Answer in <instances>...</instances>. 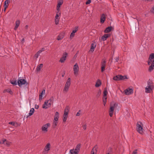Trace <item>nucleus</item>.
Wrapping results in <instances>:
<instances>
[{"instance_id": "1", "label": "nucleus", "mask_w": 154, "mask_h": 154, "mask_svg": "<svg viewBox=\"0 0 154 154\" xmlns=\"http://www.w3.org/2000/svg\"><path fill=\"white\" fill-rule=\"evenodd\" d=\"M154 54H152L150 55L149 60L148 62V64L149 65H151L149 67V71H151L154 69Z\"/></svg>"}, {"instance_id": "2", "label": "nucleus", "mask_w": 154, "mask_h": 154, "mask_svg": "<svg viewBox=\"0 0 154 154\" xmlns=\"http://www.w3.org/2000/svg\"><path fill=\"white\" fill-rule=\"evenodd\" d=\"M154 88L153 83L151 80H149L147 82V86L145 88V92L146 93H149L152 91Z\"/></svg>"}, {"instance_id": "3", "label": "nucleus", "mask_w": 154, "mask_h": 154, "mask_svg": "<svg viewBox=\"0 0 154 154\" xmlns=\"http://www.w3.org/2000/svg\"><path fill=\"white\" fill-rule=\"evenodd\" d=\"M53 98L52 97L49 100L45 101L44 103L42 105V108L46 109L51 106L52 104L53 103L52 101Z\"/></svg>"}, {"instance_id": "4", "label": "nucleus", "mask_w": 154, "mask_h": 154, "mask_svg": "<svg viewBox=\"0 0 154 154\" xmlns=\"http://www.w3.org/2000/svg\"><path fill=\"white\" fill-rule=\"evenodd\" d=\"M117 106V104L115 103H111L109 111V115L110 117H112L113 116L114 110Z\"/></svg>"}, {"instance_id": "5", "label": "nucleus", "mask_w": 154, "mask_h": 154, "mask_svg": "<svg viewBox=\"0 0 154 154\" xmlns=\"http://www.w3.org/2000/svg\"><path fill=\"white\" fill-rule=\"evenodd\" d=\"M136 129L137 131L140 134H143V125L142 122H138L137 124Z\"/></svg>"}, {"instance_id": "6", "label": "nucleus", "mask_w": 154, "mask_h": 154, "mask_svg": "<svg viewBox=\"0 0 154 154\" xmlns=\"http://www.w3.org/2000/svg\"><path fill=\"white\" fill-rule=\"evenodd\" d=\"M50 126L51 124L49 123L43 125L41 128L42 131L44 133H46L48 131V128L50 127Z\"/></svg>"}, {"instance_id": "7", "label": "nucleus", "mask_w": 154, "mask_h": 154, "mask_svg": "<svg viewBox=\"0 0 154 154\" xmlns=\"http://www.w3.org/2000/svg\"><path fill=\"white\" fill-rule=\"evenodd\" d=\"M70 78H68L67 81L66 82L63 89V91L65 92H67L68 90L70 85Z\"/></svg>"}, {"instance_id": "8", "label": "nucleus", "mask_w": 154, "mask_h": 154, "mask_svg": "<svg viewBox=\"0 0 154 154\" xmlns=\"http://www.w3.org/2000/svg\"><path fill=\"white\" fill-rule=\"evenodd\" d=\"M73 70L74 75L76 76H77L79 73V67L77 63L74 66Z\"/></svg>"}, {"instance_id": "9", "label": "nucleus", "mask_w": 154, "mask_h": 154, "mask_svg": "<svg viewBox=\"0 0 154 154\" xmlns=\"http://www.w3.org/2000/svg\"><path fill=\"white\" fill-rule=\"evenodd\" d=\"M51 148V144L50 143H48L45 147L44 151L43 152V154H47L48 151L50 150Z\"/></svg>"}, {"instance_id": "10", "label": "nucleus", "mask_w": 154, "mask_h": 154, "mask_svg": "<svg viewBox=\"0 0 154 154\" xmlns=\"http://www.w3.org/2000/svg\"><path fill=\"white\" fill-rule=\"evenodd\" d=\"M60 13L58 11L56 14V16L55 17V23L57 25L58 23L60 16Z\"/></svg>"}, {"instance_id": "11", "label": "nucleus", "mask_w": 154, "mask_h": 154, "mask_svg": "<svg viewBox=\"0 0 154 154\" xmlns=\"http://www.w3.org/2000/svg\"><path fill=\"white\" fill-rule=\"evenodd\" d=\"M18 85L20 86L23 85L25 84L26 83V80L23 79H19L17 80Z\"/></svg>"}, {"instance_id": "12", "label": "nucleus", "mask_w": 154, "mask_h": 154, "mask_svg": "<svg viewBox=\"0 0 154 154\" xmlns=\"http://www.w3.org/2000/svg\"><path fill=\"white\" fill-rule=\"evenodd\" d=\"M124 93L126 95H129L133 93V90L132 88H128L124 91Z\"/></svg>"}, {"instance_id": "13", "label": "nucleus", "mask_w": 154, "mask_h": 154, "mask_svg": "<svg viewBox=\"0 0 154 154\" xmlns=\"http://www.w3.org/2000/svg\"><path fill=\"white\" fill-rule=\"evenodd\" d=\"M67 54H68L66 53H64L63 54L62 57H61L60 60V62L61 63H63L66 60V58L67 57Z\"/></svg>"}, {"instance_id": "14", "label": "nucleus", "mask_w": 154, "mask_h": 154, "mask_svg": "<svg viewBox=\"0 0 154 154\" xmlns=\"http://www.w3.org/2000/svg\"><path fill=\"white\" fill-rule=\"evenodd\" d=\"M96 45L97 44L95 42H94L91 44L90 52H92L94 51V48L96 47Z\"/></svg>"}, {"instance_id": "15", "label": "nucleus", "mask_w": 154, "mask_h": 154, "mask_svg": "<svg viewBox=\"0 0 154 154\" xmlns=\"http://www.w3.org/2000/svg\"><path fill=\"white\" fill-rule=\"evenodd\" d=\"M106 16L104 14H102L100 17V22L101 23H103L106 20Z\"/></svg>"}, {"instance_id": "16", "label": "nucleus", "mask_w": 154, "mask_h": 154, "mask_svg": "<svg viewBox=\"0 0 154 154\" xmlns=\"http://www.w3.org/2000/svg\"><path fill=\"white\" fill-rule=\"evenodd\" d=\"M106 63V61H104L101 63V71L102 72H103L105 69Z\"/></svg>"}, {"instance_id": "17", "label": "nucleus", "mask_w": 154, "mask_h": 154, "mask_svg": "<svg viewBox=\"0 0 154 154\" xmlns=\"http://www.w3.org/2000/svg\"><path fill=\"white\" fill-rule=\"evenodd\" d=\"M110 36V35L109 34H105L103 35L101 38V39L103 41H105L106 39Z\"/></svg>"}, {"instance_id": "18", "label": "nucleus", "mask_w": 154, "mask_h": 154, "mask_svg": "<svg viewBox=\"0 0 154 154\" xmlns=\"http://www.w3.org/2000/svg\"><path fill=\"white\" fill-rule=\"evenodd\" d=\"M59 117V114L58 112H56L54 117V120L55 121H57Z\"/></svg>"}, {"instance_id": "19", "label": "nucleus", "mask_w": 154, "mask_h": 154, "mask_svg": "<svg viewBox=\"0 0 154 154\" xmlns=\"http://www.w3.org/2000/svg\"><path fill=\"white\" fill-rule=\"evenodd\" d=\"M8 124L15 127H17L18 125V123L17 122H9Z\"/></svg>"}, {"instance_id": "20", "label": "nucleus", "mask_w": 154, "mask_h": 154, "mask_svg": "<svg viewBox=\"0 0 154 154\" xmlns=\"http://www.w3.org/2000/svg\"><path fill=\"white\" fill-rule=\"evenodd\" d=\"M45 90H42V93L40 94V95H39V99L40 100L42 99V97H43V95H44L45 94Z\"/></svg>"}, {"instance_id": "21", "label": "nucleus", "mask_w": 154, "mask_h": 154, "mask_svg": "<svg viewBox=\"0 0 154 154\" xmlns=\"http://www.w3.org/2000/svg\"><path fill=\"white\" fill-rule=\"evenodd\" d=\"M20 24V21L19 20H17L16 22V25L14 28V30H16L19 26Z\"/></svg>"}, {"instance_id": "22", "label": "nucleus", "mask_w": 154, "mask_h": 154, "mask_svg": "<svg viewBox=\"0 0 154 154\" xmlns=\"http://www.w3.org/2000/svg\"><path fill=\"white\" fill-rule=\"evenodd\" d=\"M101 82L100 81V80L98 79L97 80V81L96 83L95 86L96 87H99L101 85Z\"/></svg>"}, {"instance_id": "23", "label": "nucleus", "mask_w": 154, "mask_h": 154, "mask_svg": "<svg viewBox=\"0 0 154 154\" xmlns=\"http://www.w3.org/2000/svg\"><path fill=\"white\" fill-rule=\"evenodd\" d=\"M69 109L68 107H67L65 109L63 115L65 116H68Z\"/></svg>"}, {"instance_id": "24", "label": "nucleus", "mask_w": 154, "mask_h": 154, "mask_svg": "<svg viewBox=\"0 0 154 154\" xmlns=\"http://www.w3.org/2000/svg\"><path fill=\"white\" fill-rule=\"evenodd\" d=\"M34 111L35 110L33 108H32V109H31L29 113V115L26 118H28L29 116H31V115H32Z\"/></svg>"}, {"instance_id": "25", "label": "nucleus", "mask_w": 154, "mask_h": 154, "mask_svg": "<svg viewBox=\"0 0 154 154\" xmlns=\"http://www.w3.org/2000/svg\"><path fill=\"white\" fill-rule=\"evenodd\" d=\"M63 34L61 33L58 35L57 38V40H60L62 39L63 38Z\"/></svg>"}, {"instance_id": "26", "label": "nucleus", "mask_w": 154, "mask_h": 154, "mask_svg": "<svg viewBox=\"0 0 154 154\" xmlns=\"http://www.w3.org/2000/svg\"><path fill=\"white\" fill-rule=\"evenodd\" d=\"M63 2L62 1L59 2L57 5V11H59L60 10V8L61 6V5L63 4Z\"/></svg>"}, {"instance_id": "27", "label": "nucleus", "mask_w": 154, "mask_h": 154, "mask_svg": "<svg viewBox=\"0 0 154 154\" xmlns=\"http://www.w3.org/2000/svg\"><path fill=\"white\" fill-rule=\"evenodd\" d=\"M43 66V64H40L38 65L36 68V70L37 71H39L42 68Z\"/></svg>"}, {"instance_id": "28", "label": "nucleus", "mask_w": 154, "mask_h": 154, "mask_svg": "<svg viewBox=\"0 0 154 154\" xmlns=\"http://www.w3.org/2000/svg\"><path fill=\"white\" fill-rule=\"evenodd\" d=\"M78 152L75 150L74 149H71L70 150L69 153L70 154H78Z\"/></svg>"}, {"instance_id": "29", "label": "nucleus", "mask_w": 154, "mask_h": 154, "mask_svg": "<svg viewBox=\"0 0 154 154\" xmlns=\"http://www.w3.org/2000/svg\"><path fill=\"white\" fill-rule=\"evenodd\" d=\"M80 144H79L77 145V146L76 147V148H75V149H74V150L76 151L77 152H79V151L80 150Z\"/></svg>"}, {"instance_id": "30", "label": "nucleus", "mask_w": 154, "mask_h": 154, "mask_svg": "<svg viewBox=\"0 0 154 154\" xmlns=\"http://www.w3.org/2000/svg\"><path fill=\"white\" fill-rule=\"evenodd\" d=\"M111 27H108L104 31V32L106 33L109 32L111 31Z\"/></svg>"}, {"instance_id": "31", "label": "nucleus", "mask_w": 154, "mask_h": 154, "mask_svg": "<svg viewBox=\"0 0 154 154\" xmlns=\"http://www.w3.org/2000/svg\"><path fill=\"white\" fill-rule=\"evenodd\" d=\"M10 82L11 84L14 85H16L17 84L16 80L15 79L11 80H10Z\"/></svg>"}, {"instance_id": "32", "label": "nucleus", "mask_w": 154, "mask_h": 154, "mask_svg": "<svg viewBox=\"0 0 154 154\" xmlns=\"http://www.w3.org/2000/svg\"><path fill=\"white\" fill-rule=\"evenodd\" d=\"M11 142L8 141L7 140L5 139V143H4V145L5 146H10Z\"/></svg>"}, {"instance_id": "33", "label": "nucleus", "mask_w": 154, "mask_h": 154, "mask_svg": "<svg viewBox=\"0 0 154 154\" xmlns=\"http://www.w3.org/2000/svg\"><path fill=\"white\" fill-rule=\"evenodd\" d=\"M10 0H6L5 1L4 4V6L8 7L9 4L10 3Z\"/></svg>"}, {"instance_id": "34", "label": "nucleus", "mask_w": 154, "mask_h": 154, "mask_svg": "<svg viewBox=\"0 0 154 154\" xmlns=\"http://www.w3.org/2000/svg\"><path fill=\"white\" fill-rule=\"evenodd\" d=\"M6 92L9 93L10 94H12L13 93L11 91V89H8L5 90L4 91V92L5 93Z\"/></svg>"}, {"instance_id": "35", "label": "nucleus", "mask_w": 154, "mask_h": 154, "mask_svg": "<svg viewBox=\"0 0 154 154\" xmlns=\"http://www.w3.org/2000/svg\"><path fill=\"white\" fill-rule=\"evenodd\" d=\"M40 51H38L35 55L34 57L36 58H37L38 57V56L40 55Z\"/></svg>"}, {"instance_id": "36", "label": "nucleus", "mask_w": 154, "mask_h": 154, "mask_svg": "<svg viewBox=\"0 0 154 154\" xmlns=\"http://www.w3.org/2000/svg\"><path fill=\"white\" fill-rule=\"evenodd\" d=\"M68 116L63 115V122H65L67 119Z\"/></svg>"}, {"instance_id": "37", "label": "nucleus", "mask_w": 154, "mask_h": 154, "mask_svg": "<svg viewBox=\"0 0 154 154\" xmlns=\"http://www.w3.org/2000/svg\"><path fill=\"white\" fill-rule=\"evenodd\" d=\"M96 148L94 147L92 150L91 151V154H94L95 152H97Z\"/></svg>"}, {"instance_id": "38", "label": "nucleus", "mask_w": 154, "mask_h": 154, "mask_svg": "<svg viewBox=\"0 0 154 154\" xmlns=\"http://www.w3.org/2000/svg\"><path fill=\"white\" fill-rule=\"evenodd\" d=\"M78 30V26H75L74 29L72 32H73L74 33H75Z\"/></svg>"}, {"instance_id": "39", "label": "nucleus", "mask_w": 154, "mask_h": 154, "mask_svg": "<svg viewBox=\"0 0 154 154\" xmlns=\"http://www.w3.org/2000/svg\"><path fill=\"white\" fill-rule=\"evenodd\" d=\"M107 94V91L106 89H105L103 92V97H106V95Z\"/></svg>"}, {"instance_id": "40", "label": "nucleus", "mask_w": 154, "mask_h": 154, "mask_svg": "<svg viewBox=\"0 0 154 154\" xmlns=\"http://www.w3.org/2000/svg\"><path fill=\"white\" fill-rule=\"evenodd\" d=\"M5 139H3L0 141V144H4L5 143Z\"/></svg>"}, {"instance_id": "41", "label": "nucleus", "mask_w": 154, "mask_h": 154, "mask_svg": "<svg viewBox=\"0 0 154 154\" xmlns=\"http://www.w3.org/2000/svg\"><path fill=\"white\" fill-rule=\"evenodd\" d=\"M121 80H123L125 79H128V78L126 76H122L121 75Z\"/></svg>"}, {"instance_id": "42", "label": "nucleus", "mask_w": 154, "mask_h": 154, "mask_svg": "<svg viewBox=\"0 0 154 154\" xmlns=\"http://www.w3.org/2000/svg\"><path fill=\"white\" fill-rule=\"evenodd\" d=\"M107 97H103V102H106Z\"/></svg>"}, {"instance_id": "43", "label": "nucleus", "mask_w": 154, "mask_h": 154, "mask_svg": "<svg viewBox=\"0 0 154 154\" xmlns=\"http://www.w3.org/2000/svg\"><path fill=\"white\" fill-rule=\"evenodd\" d=\"M75 33H74L73 32H72L70 35V38H73L75 35Z\"/></svg>"}, {"instance_id": "44", "label": "nucleus", "mask_w": 154, "mask_h": 154, "mask_svg": "<svg viewBox=\"0 0 154 154\" xmlns=\"http://www.w3.org/2000/svg\"><path fill=\"white\" fill-rule=\"evenodd\" d=\"M57 121H53V125L54 127H55L57 125Z\"/></svg>"}, {"instance_id": "45", "label": "nucleus", "mask_w": 154, "mask_h": 154, "mask_svg": "<svg viewBox=\"0 0 154 154\" xmlns=\"http://www.w3.org/2000/svg\"><path fill=\"white\" fill-rule=\"evenodd\" d=\"M113 80H115L118 81V78L117 75L115 76L113 78Z\"/></svg>"}, {"instance_id": "46", "label": "nucleus", "mask_w": 154, "mask_h": 154, "mask_svg": "<svg viewBox=\"0 0 154 154\" xmlns=\"http://www.w3.org/2000/svg\"><path fill=\"white\" fill-rule=\"evenodd\" d=\"M118 80H121V75H117Z\"/></svg>"}, {"instance_id": "47", "label": "nucleus", "mask_w": 154, "mask_h": 154, "mask_svg": "<svg viewBox=\"0 0 154 154\" xmlns=\"http://www.w3.org/2000/svg\"><path fill=\"white\" fill-rule=\"evenodd\" d=\"M91 2V0H88V1H87L86 2V5H88V4H89Z\"/></svg>"}, {"instance_id": "48", "label": "nucleus", "mask_w": 154, "mask_h": 154, "mask_svg": "<svg viewBox=\"0 0 154 154\" xmlns=\"http://www.w3.org/2000/svg\"><path fill=\"white\" fill-rule=\"evenodd\" d=\"M80 110H79V112L76 113V116H79L80 113Z\"/></svg>"}, {"instance_id": "49", "label": "nucleus", "mask_w": 154, "mask_h": 154, "mask_svg": "<svg viewBox=\"0 0 154 154\" xmlns=\"http://www.w3.org/2000/svg\"><path fill=\"white\" fill-rule=\"evenodd\" d=\"M151 11L152 13H154V6L152 7V9L151 10Z\"/></svg>"}, {"instance_id": "50", "label": "nucleus", "mask_w": 154, "mask_h": 154, "mask_svg": "<svg viewBox=\"0 0 154 154\" xmlns=\"http://www.w3.org/2000/svg\"><path fill=\"white\" fill-rule=\"evenodd\" d=\"M101 93V92L100 91L98 92V93H97V96L98 97H99V96L100 95Z\"/></svg>"}, {"instance_id": "51", "label": "nucleus", "mask_w": 154, "mask_h": 154, "mask_svg": "<svg viewBox=\"0 0 154 154\" xmlns=\"http://www.w3.org/2000/svg\"><path fill=\"white\" fill-rule=\"evenodd\" d=\"M45 51V48H42L41 50H39L38 51H40V53H41L42 51Z\"/></svg>"}, {"instance_id": "52", "label": "nucleus", "mask_w": 154, "mask_h": 154, "mask_svg": "<svg viewBox=\"0 0 154 154\" xmlns=\"http://www.w3.org/2000/svg\"><path fill=\"white\" fill-rule=\"evenodd\" d=\"M86 125H84L83 126V128L84 130H85L86 129Z\"/></svg>"}, {"instance_id": "53", "label": "nucleus", "mask_w": 154, "mask_h": 154, "mask_svg": "<svg viewBox=\"0 0 154 154\" xmlns=\"http://www.w3.org/2000/svg\"><path fill=\"white\" fill-rule=\"evenodd\" d=\"M137 154V150H134L132 153V154Z\"/></svg>"}, {"instance_id": "54", "label": "nucleus", "mask_w": 154, "mask_h": 154, "mask_svg": "<svg viewBox=\"0 0 154 154\" xmlns=\"http://www.w3.org/2000/svg\"><path fill=\"white\" fill-rule=\"evenodd\" d=\"M115 60L116 61V62H118V61L119 60V57H116L115 58Z\"/></svg>"}, {"instance_id": "55", "label": "nucleus", "mask_w": 154, "mask_h": 154, "mask_svg": "<svg viewBox=\"0 0 154 154\" xmlns=\"http://www.w3.org/2000/svg\"><path fill=\"white\" fill-rule=\"evenodd\" d=\"M24 38H23L21 41V42L22 43V44H23L24 42Z\"/></svg>"}, {"instance_id": "56", "label": "nucleus", "mask_w": 154, "mask_h": 154, "mask_svg": "<svg viewBox=\"0 0 154 154\" xmlns=\"http://www.w3.org/2000/svg\"><path fill=\"white\" fill-rule=\"evenodd\" d=\"M35 108L36 109H37L38 108L39 106L38 105H35Z\"/></svg>"}, {"instance_id": "57", "label": "nucleus", "mask_w": 154, "mask_h": 154, "mask_svg": "<svg viewBox=\"0 0 154 154\" xmlns=\"http://www.w3.org/2000/svg\"><path fill=\"white\" fill-rule=\"evenodd\" d=\"M8 7L4 6V11H5L6 10V9Z\"/></svg>"}, {"instance_id": "58", "label": "nucleus", "mask_w": 154, "mask_h": 154, "mask_svg": "<svg viewBox=\"0 0 154 154\" xmlns=\"http://www.w3.org/2000/svg\"><path fill=\"white\" fill-rule=\"evenodd\" d=\"M103 103L104 106H105V104H106V102H103Z\"/></svg>"}, {"instance_id": "59", "label": "nucleus", "mask_w": 154, "mask_h": 154, "mask_svg": "<svg viewBox=\"0 0 154 154\" xmlns=\"http://www.w3.org/2000/svg\"><path fill=\"white\" fill-rule=\"evenodd\" d=\"M106 154H110L108 152V153H107Z\"/></svg>"}, {"instance_id": "60", "label": "nucleus", "mask_w": 154, "mask_h": 154, "mask_svg": "<svg viewBox=\"0 0 154 154\" xmlns=\"http://www.w3.org/2000/svg\"><path fill=\"white\" fill-rule=\"evenodd\" d=\"M26 28H27L28 27V26H26Z\"/></svg>"}]
</instances>
